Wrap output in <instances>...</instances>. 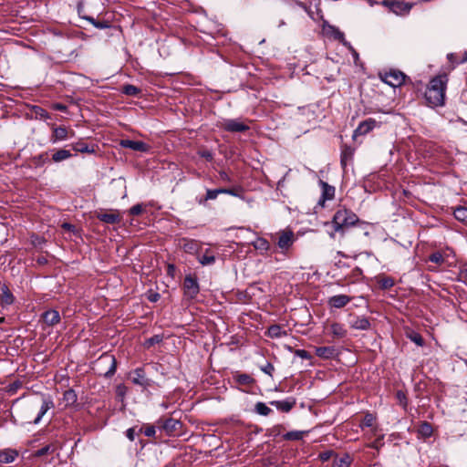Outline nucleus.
Wrapping results in <instances>:
<instances>
[{
  "mask_svg": "<svg viewBox=\"0 0 467 467\" xmlns=\"http://www.w3.org/2000/svg\"><path fill=\"white\" fill-rule=\"evenodd\" d=\"M72 149L77 152H82V153H94L95 152L94 145L90 146L83 141H78V142L72 144Z\"/></svg>",
  "mask_w": 467,
  "mask_h": 467,
  "instance_id": "19",
  "label": "nucleus"
},
{
  "mask_svg": "<svg viewBox=\"0 0 467 467\" xmlns=\"http://www.w3.org/2000/svg\"><path fill=\"white\" fill-rule=\"evenodd\" d=\"M295 242L294 233L284 231L278 234L277 245L282 251H286Z\"/></svg>",
  "mask_w": 467,
  "mask_h": 467,
  "instance_id": "7",
  "label": "nucleus"
},
{
  "mask_svg": "<svg viewBox=\"0 0 467 467\" xmlns=\"http://www.w3.org/2000/svg\"><path fill=\"white\" fill-rule=\"evenodd\" d=\"M89 22H91L96 27L98 28H104V27H107L108 26L104 23H100V22H96L95 19L93 17H88L87 18Z\"/></svg>",
  "mask_w": 467,
  "mask_h": 467,
  "instance_id": "49",
  "label": "nucleus"
},
{
  "mask_svg": "<svg viewBox=\"0 0 467 467\" xmlns=\"http://www.w3.org/2000/svg\"><path fill=\"white\" fill-rule=\"evenodd\" d=\"M220 177L223 180H229L228 175L225 172H221Z\"/></svg>",
  "mask_w": 467,
  "mask_h": 467,
  "instance_id": "56",
  "label": "nucleus"
},
{
  "mask_svg": "<svg viewBox=\"0 0 467 467\" xmlns=\"http://www.w3.org/2000/svg\"><path fill=\"white\" fill-rule=\"evenodd\" d=\"M0 302L2 306H9L14 302V296L6 286L3 288Z\"/></svg>",
  "mask_w": 467,
  "mask_h": 467,
  "instance_id": "23",
  "label": "nucleus"
},
{
  "mask_svg": "<svg viewBox=\"0 0 467 467\" xmlns=\"http://www.w3.org/2000/svg\"><path fill=\"white\" fill-rule=\"evenodd\" d=\"M327 33L332 36L335 39L344 42V33L341 32L337 27L329 26L327 29Z\"/></svg>",
  "mask_w": 467,
  "mask_h": 467,
  "instance_id": "32",
  "label": "nucleus"
},
{
  "mask_svg": "<svg viewBox=\"0 0 467 467\" xmlns=\"http://www.w3.org/2000/svg\"><path fill=\"white\" fill-rule=\"evenodd\" d=\"M358 222V216L353 212L347 209H339L333 216L335 232H341L342 234L344 228L352 226Z\"/></svg>",
  "mask_w": 467,
  "mask_h": 467,
  "instance_id": "3",
  "label": "nucleus"
},
{
  "mask_svg": "<svg viewBox=\"0 0 467 467\" xmlns=\"http://www.w3.org/2000/svg\"><path fill=\"white\" fill-rule=\"evenodd\" d=\"M262 371H264L265 374L269 375V376H272V373L273 371L275 370V368L274 366L269 363V362H266V364L265 366H263L261 368Z\"/></svg>",
  "mask_w": 467,
  "mask_h": 467,
  "instance_id": "47",
  "label": "nucleus"
},
{
  "mask_svg": "<svg viewBox=\"0 0 467 467\" xmlns=\"http://www.w3.org/2000/svg\"><path fill=\"white\" fill-rule=\"evenodd\" d=\"M352 155L353 150L348 146H345L341 151V164L345 166L347 164V161L351 159Z\"/></svg>",
  "mask_w": 467,
  "mask_h": 467,
  "instance_id": "35",
  "label": "nucleus"
},
{
  "mask_svg": "<svg viewBox=\"0 0 467 467\" xmlns=\"http://www.w3.org/2000/svg\"><path fill=\"white\" fill-rule=\"evenodd\" d=\"M271 404L284 412H288L293 408L295 402L289 400H275L272 401Z\"/></svg>",
  "mask_w": 467,
  "mask_h": 467,
  "instance_id": "24",
  "label": "nucleus"
},
{
  "mask_svg": "<svg viewBox=\"0 0 467 467\" xmlns=\"http://www.w3.org/2000/svg\"><path fill=\"white\" fill-rule=\"evenodd\" d=\"M63 400L67 406L73 405L77 401V394L73 389H67L64 392Z\"/></svg>",
  "mask_w": 467,
  "mask_h": 467,
  "instance_id": "29",
  "label": "nucleus"
},
{
  "mask_svg": "<svg viewBox=\"0 0 467 467\" xmlns=\"http://www.w3.org/2000/svg\"><path fill=\"white\" fill-rule=\"evenodd\" d=\"M140 431L143 432L147 437H154L156 430L152 425H146L140 429Z\"/></svg>",
  "mask_w": 467,
  "mask_h": 467,
  "instance_id": "42",
  "label": "nucleus"
},
{
  "mask_svg": "<svg viewBox=\"0 0 467 467\" xmlns=\"http://www.w3.org/2000/svg\"><path fill=\"white\" fill-rule=\"evenodd\" d=\"M375 418L372 414H366L361 421V427H371L374 423Z\"/></svg>",
  "mask_w": 467,
  "mask_h": 467,
  "instance_id": "43",
  "label": "nucleus"
},
{
  "mask_svg": "<svg viewBox=\"0 0 467 467\" xmlns=\"http://www.w3.org/2000/svg\"><path fill=\"white\" fill-rule=\"evenodd\" d=\"M123 93L128 96H136L139 94L140 89L133 85H125L122 88Z\"/></svg>",
  "mask_w": 467,
  "mask_h": 467,
  "instance_id": "40",
  "label": "nucleus"
},
{
  "mask_svg": "<svg viewBox=\"0 0 467 467\" xmlns=\"http://www.w3.org/2000/svg\"><path fill=\"white\" fill-rule=\"evenodd\" d=\"M18 455L15 450L7 449L0 451V463H10L15 461Z\"/></svg>",
  "mask_w": 467,
  "mask_h": 467,
  "instance_id": "16",
  "label": "nucleus"
},
{
  "mask_svg": "<svg viewBox=\"0 0 467 467\" xmlns=\"http://www.w3.org/2000/svg\"><path fill=\"white\" fill-rule=\"evenodd\" d=\"M54 407V403L49 399L45 398H35L28 401L26 404V410L30 412H36V416L32 420H28V422H33L34 424H38L43 418V416Z\"/></svg>",
  "mask_w": 467,
  "mask_h": 467,
  "instance_id": "2",
  "label": "nucleus"
},
{
  "mask_svg": "<svg viewBox=\"0 0 467 467\" xmlns=\"http://www.w3.org/2000/svg\"><path fill=\"white\" fill-rule=\"evenodd\" d=\"M159 341H160V338H159V337H158V336H156V337H152V338H150V344H153V343H155V342H159Z\"/></svg>",
  "mask_w": 467,
  "mask_h": 467,
  "instance_id": "55",
  "label": "nucleus"
},
{
  "mask_svg": "<svg viewBox=\"0 0 467 467\" xmlns=\"http://www.w3.org/2000/svg\"><path fill=\"white\" fill-rule=\"evenodd\" d=\"M349 465H350V458L348 455H346L339 459H336L334 461V467H349Z\"/></svg>",
  "mask_w": 467,
  "mask_h": 467,
  "instance_id": "39",
  "label": "nucleus"
},
{
  "mask_svg": "<svg viewBox=\"0 0 467 467\" xmlns=\"http://www.w3.org/2000/svg\"><path fill=\"white\" fill-rule=\"evenodd\" d=\"M393 284H394V283H393L392 279H390V278H386V279H384V280H383V282H382V286H383L384 288H389V287H391V286L393 285Z\"/></svg>",
  "mask_w": 467,
  "mask_h": 467,
  "instance_id": "52",
  "label": "nucleus"
},
{
  "mask_svg": "<svg viewBox=\"0 0 467 467\" xmlns=\"http://www.w3.org/2000/svg\"><path fill=\"white\" fill-rule=\"evenodd\" d=\"M253 245L256 250H260V251H267L269 249L268 241L266 239L261 238V237L257 238L253 243Z\"/></svg>",
  "mask_w": 467,
  "mask_h": 467,
  "instance_id": "33",
  "label": "nucleus"
},
{
  "mask_svg": "<svg viewBox=\"0 0 467 467\" xmlns=\"http://www.w3.org/2000/svg\"><path fill=\"white\" fill-rule=\"evenodd\" d=\"M330 332L337 338H343L347 336V330L344 326L339 323H333L330 325Z\"/></svg>",
  "mask_w": 467,
  "mask_h": 467,
  "instance_id": "21",
  "label": "nucleus"
},
{
  "mask_svg": "<svg viewBox=\"0 0 467 467\" xmlns=\"http://www.w3.org/2000/svg\"><path fill=\"white\" fill-rule=\"evenodd\" d=\"M254 410H255L256 413L263 415V416H267L272 411V410L269 407H267L264 402H257L255 404Z\"/></svg>",
  "mask_w": 467,
  "mask_h": 467,
  "instance_id": "37",
  "label": "nucleus"
},
{
  "mask_svg": "<svg viewBox=\"0 0 467 467\" xmlns=\"http://www.w3.org/2000/svg\"><path fill=\"white\" fill-rule=\"evenodd\" d=\"M143 206L141 204H136L132 206L130 210L131 215H139L142 213Z\"/></svg>",
  "mask_w": 467,
  "mask_h": 467,
  "instance_id": "46",
  "label": "nucleus"
},
{
  "mask_svg": "<svg viewBox=\"0 0 467 467\" xmlns=\"http://www.w3.org/2000/svg\"><path fill=\"white\" fill-rule=\"evenodd\" d=\"M158 297H159V295H158V294H156V295H154V296L150 298V300H151V301H153V302H155V301H157V300H158Z\"/></svg>",
  "mask_w": 467,
  "mask_h": 467,
  "instance_id": "57",
  "label": "nucleus"
},
{
  "mask_svg": "<svg viewBox=\"0 0 467 467\" xmlns=\"http://www.w3.org/2000/svg\"><path fill=\"white\" fill-rule=\"evenodd\" d=\"M335 354L336 349L333 347H319L316 348V355L322 358H331Z\"/></svg>",
  "mask_w": 467,
  "mask_h": 467,
  "instance_id": "18",
  "label": "nucleus"
},
{
  "mask_svg": "<svg viewBox=\"0 0 467 467\" xmlns=\"http://www.w3.org/2000/svg\"><path fill=\"white\" fill-rule=\"evenodd\" d=\"M72 155L70 153L69 150H65V149H60L58 150H57L53 155H52V160L55 161V162H60L62 161H65L68 158H70Z\"/></svg>",
  "mask_w": 467,
  "mask_h": 467,
  "instance_id": "26",
  "label": "nucleus"
},
{
  "mask_svg": "<svg viewBox=\"0 0 467 467\" xmlns=\"http://www.w3.org/2000/svg\"><path fill=\"white\" fill-rule=\"evenodd\" d=\"M5 322V317H0V323Z\"/></svg>",
  "mask_w": 467,
  "mask_h": 467,
  "instance_id": "58",
  "label": "nucleus"
},
{
  "mask_svg": "<svg viewBox=\"0 0 467 467\" xmlns=\"http://www.w3.org/2000/svg\"><path fill=\"white\" fill-rule=\"evenodd\" d=\"M54 451V448L51 446V445H46L45 447L37 450L36 451L34 452V456L35 457H42L51 451Z\"/></svg>",
  "mask_w": 467,
  "mask_h": 467,
  "instance_id": "41",
  "label": "nucleus"
},
{
  "mask_svg": "<svg viewBox=\"0 0 467 467\" xmlns=\"http://www.w3.org/2000/svg\"><path fill=\"white\" fill-rule=\"evenodd\" d=\"M377 125V121L374 119H368L361 123L354 131V137L365 135L372 130Z\"/></svg>",
  "mask_w": 467,
  "mask_h": 467,
  "instance_id": "9",
  "label": "nucleus"
},
{
  "mask_svg": "<svg viewBox=\"0 0 467 467\" xmlns=\"http://www.w3.org/2000/svg\"><path fill=\"white\" fill-rule=\"evenodd\" d=\"M42 317H43L44 322L48 326H54L60 321V315L55 309L46 311L43 314Z\"/></svg>",
  "mask_w": 467,
  "mask_h": 467,
  "instance_id": "15",
  "label": "nucleus"
},
{
  "mask_svg": "<svg viewBox=\"0 0 467 467\" xmlns=\"http://www.w3.org/2000/svg\"><path fill=\"white\" fill-rule=\"evenodd\" d=\"M183 289L186 296L194 298L200 291L196 278L187 275L183 281Z\"/></svg>",
  "mask_w": 467,
  "mask_h": 467,
  "instance_id": "6",
  "label": "nucleus"
},
{
  "mask_svg": "<svg viewBox=\"0 0 467 467\" xmlns=\"http://www.w3.org/2000/svg\"><path fill=\"white\" fill-rule=\"evenodd\" d=\"M454 216L459 221H465L467 219V208L459 206L454 210Z\"/></svg>",
  "mask_w": 467,
  "mask_h": 467,
  "instance_id": "38",
  "label": "nucleus"
},
{
  "mask_svg": "<svg viewBox=\"0 0 467 467\" xmlns=\"http://www.w3.org/2000/svg\"><path fill=\"white\" fill-rule=\"evenodd\" d=\"M180 246L183 249L184 252L193 254L198 251L199 244L195 240H191L187 238H182L180 240Z\"/></svg>",
  "mask_w": 467,
  "mask_h": 467,
  "instance_id": "14",
  "label": "nucleus"
},
{
  "mask_svg": "<svg viewBox=\"0 0 467 467\" xmlns=\"http://www.w3.org/2000/svg\"><path fill=\"white\" fill-rule=\"evenodd\" d=\"M327 458H328V454H327V453H326V454H325V456L323 457V459H325V460H326V459H327Z\"/></svg>",
  "mask_w": 467,
  "mask_h": 467,
  "instance_id": "59",
  "label": "nucleus"
},
{
  "mask_svg": "<svg viewBox=\"0 0 467 467\" xmlns=\"http://www.w3.org/2000/svg\"><path fill=\"white\" fill-rule=\"evenodd\" d=\"M67 130L65 127H62V126L57 127L53 130L51 141L55 143L57 140H62L67 139Z\"/></svg>",
  "mask_w": 467,
  "mask_h": 467,
  "instance_id": "22",
  "label": "nucleus"
},
{
  "mask_svg": "<svg viewBox=\"0 0 467 467\" xmlns=\"http://www.w3.org/2000/svg\"><path fill=\"white\" fill-rule=\"evenodd\" d=\"M351 327L359 330H368L370 327V322L367 317H357L352 323Z\"/></svg>",
  "mask_w": 467,
  "mask_h": 467,
  "instance_id": "20",
  "label": "nucleus"
},
{
  "mask_svg": "<svg viewBox=\"0 0 467 467\" xmlns=\"http://www.w3.org/2000/svg\"><path fill=\"white\" fill-rule=\"evenodd\" d=\"M219 191H220V193H226V194H230V195H234V196L236 195V193L234 192V191L233 189L219 188Z\"/></svg>",
  "mask_w": 467,
  "mask_h": 467,
  "instance_id": "53",
  "label": "nucleus"
},
{
  "mask_svg": "<svg viewBox=\"0 0 467 467\" xmlns=\"http://www.w3.org/2000/svg\"><path fill=\"white\" fill-rule=\"evenodd\" d=\"M62 227L65 229V230H67V231H70V232H75V226L70 224V223H64L62 224Z\"/></svg>",
  "mask_w": 467,
  "mask_h": 467,
  "instance_id": "54",
  "label": "nucleus"
},
{
  "mask_svg": "<svg viewBox=\"0 0 467 467\" xmlns=\"http://www.w3.org/2000/svg\"><path fill=\"white\" fill-rule=\"evenodd\" d=\"M445 77L439 76L432 78L425 92V99L431 107L443 105L445 97Z\"/></svg>",
  "mask_w": 467,
  "mask_h": 467,
  "instance_id": "1",
  "label": "nucleus"
},
{
  "mask_svg": "<svg viewBox=\"0 0 467 467\" xmlns=\"http://www.w3.org/2000/svg\"><path fill=\"white\" fill-rule=\"evenodd\" d=\"M350 301H351V297L347 295H337V296H331L328 299V305L331 307L341 308V307H344L346 305H348Z\"/></svg>",
  "mask_w": 467,
  "mask_h": 467,
  "instance_id": "12",
  "label": "nucleus"
},
{
  "mask_svg": "<svg viewBox=\"0 0 467 467\" xmlns=\"http://www.w3.org/2000/svg\"><path fill=\"white\" fill-rule=\"evenodd\" d=\"M98 218L101 222L106 223H109V224L118 223L120 221V216L119 215V213H99L98 214Z\"/></svg>",
  "mask_w": 467,
  "mask_h": 467,
  "instance_id": "17",
  "label": "nucleus"
},
{
  "mask_svg": "<svg viewBox=\"0 0 467 467\" xmlns=\"http://www.w3.org/2000/svg\"><path fill=\"white\" fill-rule=\"evenodd\" d=\"M409 337L411 341H413L418 346H422L424 343L422 337L418 333H414V332L410 333L409 335Z\"/></svg>",
  "mask_w": 467,
  "mask_h": 467,
  "instance_id": "44",
  "label": "nucleus"
},
{
  "mask_svg": "<svg viewBox=\"0 0 467 467\" xmlns=\"http://www.w3.org/2000/svg\"><path fill=\"white\" fill-rule=\"evenodd\" d=\"M99 364H109V368L105 372V377L109 378L114 375L116 371L117 362L114 356L103 355L99 358Z\"/></svg>",
  "mask_w": 467,
  "mask_h": 467,
  "instance_id": "11",
  "label": "nucleus"
},
{
  "mask_svg": "<svg viewBox=\"0 0 467 467\" xmlns=\"http://www.w3.org/2000/svg\"><path fill=\"white\" fill-rule=\"evenodd\" d=\"M418 431L422 437L428 438L431 436L433 429L429 422L424 421L420 425Z\"/></svg>",
  "mask_w": 467,
  "mask_h": 467,
  "instance_id": "28",
  "label": "nucleus"
},
{
  "mask_svg": "<svg viewBox=\"0 0 467 467\" xmlns=\"http://www.w3.org/2000/svg\"><path fill=\"white\" fill-rule=\"evenodd\" d=\"M120 145L124 148L141 152L148 151L149 150V146L140 140H121Z\"/></svg>",
  "mask_w": 467,
  "mask_h": 467,
  "instance_id": "10",
  "label": "nucleus"
},
{
  "mask_svg": "<svg viewBox=\"0 0 467 467\" xmlns=\"http://www.w3.org/2000/svg\"><path fill=\"white\" fill-rule=\"evenodd\" d=\"M296 356L302 358H309V354L307 351L304 350V349H297L296 351Z\"/></svg>",
  "mask_w": 467,
  "mask_h": 467,
  "instance_id": "51",
  "label": "nucleus"
},
{
  "mask_svg": "<svg viewBox=\"0 0 467 467\" xmlns=\"http://www.w3.org/2000/svg\"><path fill=\"white\" fill-rule=\"evenodd\" d=\"M405 75L400 71H391L384 77V81L392 87H397L404 82Z\"/></svg>",
  "mask_w": 467,
  "mask_h": 467,
  "instance_id": "8",
  "label": "nucleus"
},
{
  "mask_svg": "<svg viewBox=\"0 0 467 467\" xmlns=\"http://www.w3.org/2000/svg\"><path fill=\"white\" fill-rule=\"evenodd\" d=\"M253 381L252 378L247 374H241L238 376V382L241 384L248 385Z\"/></svg>",
  "mask_w": 467,
  "mask_h": 467,
  "instance_id": "45",
  "label": "nucleus"
},
{
  "mask_svg": "<svg viewBox=\"0 0 467 467\" xmlns=\"http://www.w3.org/2000/svg\"><path fill=\"white\" fill-rule=\"evenodd\" d=\"M126 436L130 441H133L135 439V428L128 429L126 431Z\"/></svg>",
  "mask_w": 467,
  "mask_h": 467,
  "instance_id": "48",
  "label": "nucleus"
},
{
  "mask_svg": "<svg viewBox=\"0 0 467 467\" xmlns=\"http://www.w3.org/2000/svg\"><path fill=\"white\" fill-rule=\"evenodd\" d=\"M268 336L272 338L282 337L286 335V332L278 325H273L268 328Z\"/></svg>",
  "mask_w": 467,
  "mask_h": 467,
  "instance_id": "25",
  "label": "nucleus"
},
{
  "mask_svg": "<svg viewBox=\"0 0 467 467\" xmlns=\"http://www.w3.org/2000/svg\"><path fill=\"white\" fill-rule=\"evenodd\" d=\"M127 392V388L120 384L117 387V394L120 397H124Z\"/></svg>",
  "mask_w": 467,
  "mask_h": 467,
  "instance_id": "50",
  "label": "nucleus"
},
{
  "mask_svg": "<svg viewBox=\"0 0 467 467\" xmlns=\"http://www.w3.org/2000/svg\"><path fill=\"white\" fill-rule=\"evenodd\" d=\"M131 381L140 386L143 389H148L153 383V381L146 377L145 370L143 368H138L130 374Z\"/></svg>",
  "mask_w": 467,
  "mask_h": 467,
  "instance_id": "5",
  "label": "nucleus"
},
{
  "mask_svg": "<svg viewBox=\"0 0 467 467\" xmlns=\"http://www.w3.org/2000/svg\"><path fill=\"white\" fill-rule=\"evenodd\" d=\"M199 262L202 265H210L215 262V257L214 255L210 254L209 251L207 250L204 254L199 257Z\"/></svg>",
  "mask_w": 467,
  "mask_h": 467,
  "instance_id": "36",
  "label": "nucleus"
},
{
  "mask_svg": "<svg viewBox=\"0 0 467 467\" xmlns=\"http://www.w3.org/2000/svg\"><path fill=\"white\" fill-rule=\"evenodd\" d=\"M429 260L432 263H435L439 265H441L445 263L446 261V256L444 255L443 253L441 252H435L433 254H431L430 256H429Z\"/></svg>",
  "mask_w": 467,
  "mask_h": 467,
  "instance_id": "31",
  "label": "nucleus"
},
{
  "mask_svg": "<svg viewBox=\"0 0 467 467\" xmlns=\"http://www.w3.org/2000/svg\"><path fill=\"white\" fill-rule=\"evenodd\" d=\"M180 422L174 419H167L163 421L161 428L165 430L167 432H171L177 429V425H179Z\"/></svg>",
  "mask_w": 467,
  "mask_h": 467,
  "instance_id": "30",
  "label": "nucleus"
},
{
  "mask_svg": "<svg viewBox=\"0 0 467 467\" xmlns=\"http://www.w3.org/2000/svg\"><path fill=\"white\" fill-rule=\"evenodd\" d=\"M221 127L229 132H244L250 129L245 122L238 119H224L223 120Z\"/></svg>",
  "mask_w": 467,
  "mask_h": 467,
  "instance_id": "4",
  "label": "nucleus"
},
{
  "mask_svg": "<svg viewBox=\"0 0 467 467\" xmlns=\"http://www.w3.org/2000/svg\"><path fill=\"white\" fill-rule=\"evenodd\" d=\"M307 431H288L284 435V439L286 441H299L302 440Z\"/></svg>",
  "mask_w": 467,
  "mask_h": 467,
  "instance_id": "27",
  "label": "nucleus"
},
{
  "mask_svg": "<svg viewBox=\"0 0 467 467\" xmlns=\"http://www.w3.org/2000/svg\"><path fill=\"white\" fill-rule=\"evenodd\" d=\"M320 185L322 187V199L318 202V203L324 205V202L327 200H332L334 198L335 188L323 181H320Z\"/></svg>",
  "mask_w": 467,
  "mask_h": 467,
  "instance_id": "13",
  "label": "nucleus"
},
{
  "mask_svg": "<svg viewBox=\"0 0 467 467\" xmlns=\"http://www.w3.org/2000/svg\"><path fill=\"white\" fill-rule=\"evenodd\" d=\"M219 194H220L219 189H214V190H210L209 189L206 192V195H205L204 199H200L199 200V203L204 205L206 201H208V200H215Z\"/></svg>",
  "mask_w": 467,
  "mask_h": 467,
  "instance_id": "34",
  "label": "nucleus"
}]
</instances>
